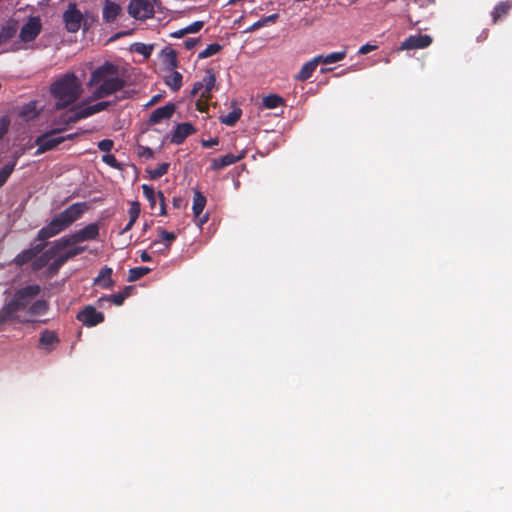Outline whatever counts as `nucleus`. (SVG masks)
Masks as SVG:
<instances>
[{
  "label": "nucleus",
  "mask_w": 512,
  "mask_h": 512,
  "mask_svg": "<svg viewBox=\"0 0 512 512\" xmlns=\"http://www.w3.org/2000/svg\"><path fill=\"white\" fill-rule=\"evenodd\" d=\"M376 48H377V46H375V45L365 44L360 47L358 53L361 55H365V54H368L371 51L375 50Z\"/></svg>",
  "instance_id": "obj_51"
},
{
  "label": "nucleus",
  "mask_w": 512,
  "mask_h": 512,
  "mask_svg": "<svg viewBox=\"0 0 512 512\" xmlns=\"http://www.w3.org/2000/svg\"><path fill=\"white\" fill-rule=\"evenodd\" d=\"M141 212L140 203L138 201H133L130 204V208L128 210L129 218L132 221H137Z\"/></svg>",
  "instance_id": "obj_40"
},
{
  "label": "nucleus",
  "mask_w": 512,
  "mask_h": 512,
  "mask_svg": "<svg viewBox=\"0 0 512 512\" xmlns=\"http://www.w3.org/2000/svg\"><path fill=\"white\" fill-rule=\"evenodd\" d=\"M195 132L196 129L191 123H180L175 127L174 131L172 132L170 142L172 144L180 145L186 140V138H188Z\"/></svg>",
  "instance_id": "obj_17"
},
{
  "label": "nucleus",
  "mask_w": 512,
  "mask_h": 512,
  "mask_svg": "<svg viewBox=\"0 0 512 512\" xmlns=\"http://www.w3.org/2000/svg\"><path fill=\"white\" fill-rule=\"evenodd\" d=\"M21 153L15 152L12 156V160L6 163L1 169H0V188L4 186V184L7 182L8 178L12 174V172L15 169V166L18 162V159L20 158Z\"/></svg>",
  "instance_id": "obj_25"
},
{
  "label": "nucleus",
  "mask_w": 512,
  "mask_h": 512,
  "mask_svg": "<svg viewBox=\"0 0 512 512\" xmlns=\"http://www.w3.org/2000/svg\"><path fill=\"white\" fill-rule=\"evenodd\" d=\"M141 188L143 191V195L146 198V200L149 202L151 209H154L156 206V200L158 199L157 192L155 191V189L152 186L147 185V184H143L141 186Z\"/></svg>",
  "instance_id": "obj_34"
},
{
  "label": "nucleus",
  "mask_w": 512,
  "mask_h": 512,
  "mask_svg": "<svg viewBox=\"0 0 512 512\" xmlns=\"http://www.w3.org/2000/svg\"><path fill=\"white\" fill-rule=\"evenodd\" d=\"M222 46L218 43L209 44L203 51L198 54L199 59H206L216 55L222 50Z\"/></svg>",
  "instance_id": "obj_38"
},
{
  "label": "nucleus",
  "mask_w": 512,
  "mask_h": 512,
  "mask_svg": "<svg viewBox=\"0 0 512 512\" xmlns=\"http://www.w3.org/2000/svg\"><path fill=\"white\" fill-rule=\"evenodd\" d=\"M50 262V259L44 254L37 255L32 262V269L34 271H39L46 267Z\"/></svg>",
  "instance_id": "obj_39"
},
{
  "label": "nucleus",
  "mask_w": 512,
  "mask_h": 512,
  "mask_svg": "<svg viewBox=\"0 0 512 512\" xmlns=\"http://www.w3.org/2000/svg\"><path fill=\"white\" fill-rule=\"evenodd\" d=\"M25 309H27L26 315L23 316L22 318L32 319V321L28 322L27 324L36 323V322H38L35 319L36 317L43 316L48 312L49 304L46 300L40 299V300H36L31 305L29 303ZM41 322L46 323V320L41 321Z\"/></svg>",
  "instance_id": "obj_16"
},
{
  "label": "nucleus",
  "mask_w": 512,
  "mask_h": 512,
  "mask_svg": "<svg viewBox=\"0 0 512 512\" xmlns=\"http://www.w3.org/2000/svg\"><path fill=\"white\" fill-rule=\"evenodd\" d=\"M172 204L175 208H180L181 207V204H182V200L181 198H176L174 197L173 198V201H172Z\"/></svg>",
  "instance_id": "obj_55"
},
{
  "label": "nucleus",
  "mask_w": 512,
  "mask_h": 512,
  "mask_svg": "<svg viewBox=\"0 0 512 512\" xmlns=\"http://www.w3.org/2000/svg\"><path fill=\"white\" fill-rule=\"evenodd\" d=\"M102 160H103V162H105L106 164H108L109 166H111L113 168H119V163H118L117 159L115 158V156L112 154L107 153V154L103 155Z\"/></svg>",
  "instance_id": "obj_45"
},
{
  "label": "nucleus",
  "mask_w": 512,
  "mask_h": 512,
  "mask_svg": "<svg viewBox=\"0 0 512 512\" xmlns=\"http://www.w3.org/2000/svg\"><path fill=\"white\" fill-rule=\"evenodd\" d=\"M46 246H47L46 241H35L34 240L32 246L30 248L23 250L13 259V263L16 266L21 267V266L33 261V259L37 255H39L44 250V248Z\"/></svg>",
  "instance_id": "obj_11"
},
{
  "label": "nucleus",
  "mask_w": 512,
  "mask_h": 512,
  "mask_svg": "<svg viewBox=\"0 0 512 512\" xmlns=\"http://www.w3.org/2000/svg\"><path fill=\"white\" fill-rule=\"evenodd\" d=\"M169 166H170L169 163H161L155 169L147 170L149 178L152 180L161 178L163 175H165L168 172Z\"/></svg>",
  "instance_id": "obj_37"
},
{
  "label": "nucleus",
  "mask_w": 512,
  "mask_h": 512,
  "mask_svg": "<svg viewBox=\"0 0 512 512\" xmlns=\"http://www.w3.org/2000/svg\"><path fill=\"white\" fill-rule=\"evenodd\" d=\"M157 233L159 238L151 243V247L163 245V248L157 249V253L167 255L177 236L174 232L167 231L163 228H158Z\"/></svg>",
  "instance_id": "obj_15"
},
{
  "label": "nucleus",
  "mask_w": 512,
  "mask_h": 512,
  "mask_svg": "<svg viewBox=\"0 0 512 512\" xmlns=\"http://www.w3.org/2000/svg\"><path fill=\"white\" fill-rule=\"evenodd\" d=\"M153 248H154V249H155V251L157 252V249H161V248H163V245H161V246H157V247H153Z\"/></svg>",
  "instance_id": "obj_61"
},
{
  "label": "nucleus",
  "mask_w": 512,
  "mask_h": 512,
  "mask_svg": "<svg viewBox=\"0 0 512 512\" xmlns=\"http://www.w3.org/2000/svg\"><path fill=\"white\" fill-rule=\"evenodd\" d=\"M60 342L58 334L53 330H44L41 332L39 337V347L44 349L46 352L54 350L55 346Z\"/></svg>",
  "instance_id": "obj_21"
},
{
  "label": "nucleus",
  "mask_w": 512,
  "mask_h": 512,
  "mask_svg": "<svg viewBox=\"0 0 512 512\" xmlns=\"http://www.w3.org/2000/svg\"><path fill=\"white\" fill-rule=\"evenodd\" d=\"M432 38L429 35L417 34L410 35L400 45V50L424 49L430 46Z\"/></svg>",
  "instance_id": "obj_14"
},
{
  "label": "nucleus",
  "mask_w": 512,
  "mask_h": 512,
  "mask_svg": "<svg viewBox=\"0 0 512 512\" xmlns=\"http://www.w3.org/2000/svg\"><path fill=\"white\" fill-rule=\"evenodd\" d=\"M512 9V1L511 0H505L499 2L492 10L491 16H492V22L496 24L498 21L503 19L505 16H507Z\"/></svg>",
  "instance_id": "obj_24"
},
{
  "label": "nucleus",
  "mask_w": 512,
  "mask_h": 512,
  "mask_svg": "<svg viewBox=\"0 0 512 512\" xmlns=\"http://www.w3.org/2000/svg\"><path fill=\"white\" fill-rule=\"evenodd\" d=\"M112 103L110 101H101L93 105H81L73 108V114L66 120L67 123H75L81 119L90 117L96 113L106 110Z\"/></svg>",
  "instance_id": "obj_5"
},
{
  "label": "nucleus",
  "mask_w": 512,
  "mask_h": 512,
  "mask_svg": "<svg viewBox=\"0 0 512 512\" xmlns=\"http://www.w3.org/2000/svg\"><path fill=\"white\" fill-rule=\"evenodd\" d=\"M50 92L57 100L56 107L63 109L80 97L82 84L73 72H68L51 84Z\"/></svg>",
  "instance_id": "obj_3"
},
{
  "label": "nucleus",
  "mask_w": 512,
  "mask_h": 512,
  "mask_svg": "<svg viewBox=\"0 0 512 512\" xmlns=\"http://www.w3.org/2000/svg\"><path fill=\"white\" fill-rule=\"evenodd\" d=\"M63 129H52L46 133L41 134L35 140L37 145L36 155H40L47 151L56 148L58 145L64 142V138H60L58 135Z\"/></svg>",
  "instance_id": "obj_4"
},
{
  "label": "nucleus",
  "mask_w": 512,
  "mask_h": 512,
  "mask_svg": "<svg viewBox=\"0 0 512 512\" xmlns=\"http://www.w3.org/2000/svg\"><path fill=\"white\" fill-rule=\"evenodd\" d=\"M144 49H145V46H143L142 49H137L136 51L139 52V53H143L144 54L145 53Z\"/></svg>",
  "instance_id": "obj_60"
},
{
  "label": "nucleus",
  "mask_w": 512,
  "mask_h": 512,
  "mask_svg": "<svg viewBox=\"0 0 512 512\" xmlns=\"http://www.w3.org/2000/svg\"><path fill=\"white\" fill-rule=\"evenodd\" d=\"M133 290V287L131 286H127L124 288L123 291H121L120 293H127V297L130 295L131 291Z\"/></svg>",
  "instance_id": "obj_58"
},
{
  "label": "nucleus",
  "mask_w": 512,
  "mask_h": 512,
  "mask_svg": "<svg viewBox=\"0 0 512 512\" xmlns=\"http://www.w3.org/2000/svg\"><path fill=\"white\" fill-rule=\"evenodd\" d=\"M409 20H410V22L415 23V24L419 22V21L413 22V19H411L410 17H409Z\"/></svg>",
  "instance_id": "obj_62"
},
{
  "label": "nucleus",
  "mask_w": 512,
  "mask_h": 512,
  "mask_svg": "<svg viewBox=\"0 0 512 512\" xmlns=\"http://www.w3.org/2000/svg\"><path fill=\"white\" fill-rule=\"evenodd\" d=\"M127 298V293H116L110 296H103L99 298L98 302L100 306H102V302H112L116 306H120L123 304L124 300Z\"/></svg>",
  "instance_id": "obj_35"
},
{
  "label": "nucleus",
  "mask_w": 512,
  "mask_h": 512,
  "mask_svg": "<svg viewBox=\"0 0 512 512\" xmlns=\"http://www.w3.org/2000/svg\"><path fill=\"white\" fill-rule=\"evenodd\" d=\"M137 155L140 158L152 159L154 157V152L151 148H149L147 146L138 145L137 146Z\"/></svg>",
  "instance_id": "obj_41"
},
{
  "label": "nucleus",
  "mask_w": 512,
  "mask_h": 512,
  "mask_svg": "<svg viewBox=\"0 0 512 512\" xmlns=\"http://www.w3.org/2000/svg\"><path fill=\"white\" fill-rule=\"evenodd\" d=\"M150 271H151L150 268L144 267V266L131 268L129 270L128 281L129 282L137 281L140 278H142L145 275H147Z\"/></svg>",
  "instance_id": "obj_36"
},
{
  "label": "nucleus",
  "mask_w": 512,
  "mask_h": 512,
  "mask_svg": "<svg viewBox=\"0 0 512 512\" xmlns=\"http://www.w3.org/2000/svg\"><path fill=\"white\" fill-rule=\"evenodd\" d=\"M201 144L204 148H211V147L219 144V139L217 137H215V138H211L208 140H202Z\"/></svg>",
  "instance_id": "obj_50"
},
{
  "label": "nucleus",
  "mask_w": 512,
  "mask_h": 512,
  "mask_svg": "<svg viewBox=\"0 0 512 512\" xmlns=\"http://www.w3.org/2000/svg\"><path fill=\"white\" fill-rule=\"evenodd\" d=\"M128 97H129L128 93L126 91H124V92H122V94L120 96H117V99L118 100H123V99H126Z\"/></svg>",
  "instance_id": "obj_59"
},
{
  "label": "nucleus",
  "mask_w": 512,
  "mask_h": 512,
  "mask_svg": "<svg viewBox=\"0 0 512 512\" xmlns=\"http://www.w3.org/2000/svg\"><path fill=\"white\" fill-rule=\"evenodd\" d=\"M199 43H200V38H189V39L185 40L184 47L187 50H191Z\"/></svg>",
  "instance_id": "obj_49"
},
{
  "label": "nucleus",
  "mask_w": 512,
  "mask_h": 512,
  "mask_svg": "<svg viewBox=\"0 0 512 512\" xmlns=\"http://www.w3.org/2000/svg\"><path fill=\"white\" fill-rule=\"evenodd\" d=\"M346 56L345 51L332 52L328 55H317L316 59L319 64H332L343 60Z\"/></svg>",
  "instance_id": "obj_29"
},
{
  "label": "nucleus",
  "mask_w": 512,
  "mask_h": 512,
  "mask_svg": "<svg viewBox=\"0 0 512 512\" xmlns=\"http://www.w3.org/2000/svg\"><path fill=\"white\" fill-rule=\"evenodd\" d=\"M128 13L137 20H147L154 16V6L150 0H131Z\"/></svg>",
  "instance_id": "obj_6"
},
{
  "label": "nucleus",
  "mask_w": 512,
  "mask_h": 512,
  "mask_svg": "<svg viewBox=\"0 0 512 512\" xmlns=\"http://www.w3.org/2000/svg\"><path fill=\"white\" fill-rule=\"evenodd\" d=\"M319 65L316 56L306 62L300 69V71L294 76V80L306 81L310 79Z\"/></svg>",
  "instance_id": "obj_23"
},
{
  "label": "nucleus",
  "mask_w": 512,
  "mask_h": 512,
  "mask_svg": "<svg viewBox=\"0 0 512 512\" xmlns=\"http://www.w3.org/2000/svg\"><path fill=\"white\" fill-rule=\"evenodd\" d=\"M76 319L87 327H94L104 321V314L98 312L95 307L88 305L77 314Z\"/></svg>",
  "instance_id": "obj_12"
},
{
  "label": "nucleus",
  "mask_w": 512,
  "mask_h": 512,
  "mask_svg": "<svg viewBox=\"0 0 512 512\" xmlns=\"http://www.w3.org/2000/svg\"><path fill=\"white\" fill-rule=\"evenodd\" d=\"M203 26H204L203 21H195L192 24L185 27V32H186V34L197 33L198 31H200L202 29Z\"/></svg>",
  "instance_id": "obj_43"
},
{
  "label": "nucleus",
  "mask_w": 512,
  "mask_h": 512,
  "mask_svg": "<svg viewBox=\"0 0 512 512\" xmlns=\"http://www.w3.org/2000/svg\"><path fill=\"white\" fill-rule=\"evenodd\" d=\"M63 21L68 32L76 33L82 26L84 17L75 3H70L63 13Z\"/></svg>",
  "instance_id": "obj_9"
},
{
  "label": "nucleus",
  "mask_w": 512,
  "mask_h": 512,
  "mask_svg": "<svg viewBox=\"0 0 512 512\" xmlns=\"http://www.w3.org/2000/svg\"><path fill=\"white\" fill-rule=\"evenodd\" d=\"M165 84L173 91H178L182 86V74L178 71H173L165 77Z\"/></svg>",
  "instance_id": "obj_33"
},
{
  "label": "nucleus",
  "mask_w": 512,
  "mask_h": 512,
  "mask_svg": "<svg viewBox=\"0 0 512 512\" xmlns=\"http://www.w3.org/2000/svg\"><path fill=\"white\" fill-rule=\"evenodd\" d=\"M176 106L174 103H168L162 107L155 109L148 119V125H155L161 123L163 120L170 119L174 112Z\"/></svg>",
  "instance_id": "obj_18"
},
{
  "label": "nucleus",
  "mask_w": 512,
  "mask_h": 512,
  "mask_svg": "<svg viewBox=\"0 0 512 512\" xmlns=\"http://www.w3.org/2000/svg\"><path fill=\"white\" fill-rule=\"evenodd\" d=\"M206 202V197L200 191L194 192L192 210L200 226L208 221V215H202Z\"/></svg>",
  "instance_id": "obj_19"
},
{
  "label": "nucleus",
  "mask_w": 512,
  "mask_h": 512,
  "mask_svg": "<svg viewBox=\"0 0 512 512\" xmlns=\"http://www.w3.org/2000/svg\"><path fill=\"white\" fill-rule=\"evenodd\" d=\"M87 209L86 202H77L70 205L56 214L47 225L38 231L35 241L47 242L48 239L65 231L71 224L80 219Z\"/></svg>",
  "instance_id": "obj_2"
},
{
  "label": "nucleus",
  "mask_w": 512,
  "mask_h": 512,
  "mask_svg": "<svg viewBox=\"0 0 512 512\" xmlns=\"http://www.w3.org/2000/svg\"><path fill=\"white\" fill-rule=\"evenodd\" d=\"M77 136V133L67 134L65 136H60V138H64V141L66 140H72Z\"/></svg>",
  "instance_id": "obj_57"
},
{
  "label": "nucleus",
  "mask_w": 512,
  "mask_h": 512,
  "mask_svg": "<svg viewBox=\"0 0 512 512\" xmlns=\"http://www.w3.org/2000/svg\"><path fill=\"white\" fill-rule=\"evenodd\" d=\"M9 127V121L6 118L0 119V139L7 133Z\"/></svg>",
  "instance_id": "obj_48"
},
{
  "label": "nucleus",
  "mask_w": 512,
  "mask_h": 512,
  "mask_svg": "<svg viewBox=\"0 0 512 512\" xmlns=\"http://www.w3.org/2000/svg\"><path fill=\"white\" fill-rule=\"evenodd\" d=\"M113 145H114V143L112 140L103 139L98 143V148L100 151L108 153L113 148Z\"/></svg>",
  "instance_id": "obj_44"
},
{
  "label": "nucleus",
  "mask_w": 512,
  "mask_h": 512,
  "mask_svg": "<svg viewBox=\"0 0 512 512\" xmlns=\"http://www.w3.org/2000/svg\"><path fill=\"white\" fill-rule=\"evenodd\" d=\"M216 83V77L213 69H207L202 81L195 82L191 90V96H196L201 91V97L210 100L212 98V89Z\"/></svg>",
  "instance_id": "obj_8"
},
{
  "label": "nucleus",
  "mask_w": 512,
  "mask_h": 512,
  "mask_svg": "<svg viewBox=\"0 0 512 512\" xmlns=\"http://www.w3.org/2000/svg\"><path fill=\"white\" fill-rule=\"evenodd\" d=\"M186 35L185 28L179 29L173 33H171V37L173 38H182Z\"/></svg>",
  "instance_id": "obj_52"
},
{
  "label": "nucleus",
  "mask_w": 512,
  "mask_h": 512,
  "mask_svg": "<svg viewBox=\"0 0 512 512\" xmlns=\"http://www.w3.org/2000/svg\"><path fill=\"white\" fill-rule=\"evenodd\" d=\"M42 31V23L39 16H30L21 27L19 39L23 43L34 41Z\"/></svg>",
  "instance_id": "obj_7"
},
{
  "label": "nucleus",
  "mask_w": 512,
  "mask_h": 512,
  "mask_svg": "<svg viewBox=\"0 0 512 512\" xmlns=\"http://www.w3.org/2000/svg\"><path fill=\"white\" fill-rule=\"evenodd\" d=\"M122 8L116 2L105 0L102 17L106 23H113L120 15Z\"/></svg>",
  "instance_id": "obj_22"
},
{
  "label": "nucleus",
  "mask_w": 512,
  "mask_h": 512,
  "mask_svg": "<svg viewBox=\"0 0 512 512\" xmlns=\"http://www.w3.org/2000/svg\"><path fill=\"white\" fill-rule=\"evenodd\" d=\"M349 1H350V3H354V2H356L357 0H349Z\"/></svg>",
  "instance_id": "obj_63"
},
{
  "label": "nucleus",
  "mask_w": 512,
  "mask_h": 512,
  "mask_svg": "<svg viewBox=\"0 0 512 512\" xmlns=\"http://www.w3.org/2000/svg\"><path fill=\"white\" fill-rule=\"evenodd\" d=\"M208 101L200 96L196 101V109L200 112H206L208 110Z\"/></svg>",
  "instance_id": "obj_47"
},
{
  "label": "nucleus",
  "mask_w": 512,
  "mask_h": 512,
  "mask_svg": "<svg viewBox=\"0 0 512 512\" xmlns=\"http://www.w3.org/2000/svg\"><path fill=\"white\" fill-rule=\"evenodd\" d=\"M263 106L266 109H275L285 105V99L278 94H269L263 98Z\"/></svg>",
  "instance_id": "obj_31"
},
{
  "label": "nucleus",
  "mask_w": 512,
  "mask_h": 512,
  "mask_svg": "<svg viewBox=\"0 0 512 512\" xmlns=\"http://www.w3.org/2000/svg\"><path fill=\"white\" fill-rule=\"evenodd\" d=\"M71 247L70 243L66 236H63L59 238L58 240L54 241L53 244L43 253L51 260L57 256V254L65 249Z\"/></svg>",
  "instance_id": "obj_26"
},
{
  "label": "nucleus",
  "mask_w": 512,
  "mask_h": 512,
  "mask_svg": "<svg viewBox=\"0 0 512 512\" xmlns=\"http://www.w3.org/2000/svg\"><path fill=\"white\" fill-rule=\"evenodd\" d=\"M99 230L100 228L98 223H91L73 234L66 235V237L71 247L77 246L78 243L97 239L99 236Z\"/></svg>",
  "instance_id": "obj_10"
},
{
  "label": "nucleus",
  "mask_w": 512,
  "mask_h": 512,
  "mask_svg": "<svg viewBox=\"0 0 512 512\" xmlns=\"http://www.w3.org/2000/svg\"><path fill=\"white\" fill-rule=\"evenodd\" d=\"M95 284L100 285L101 287L108 289L113 285L112 281V269L109 267H103L97 278L94 280Z\"/></svg>",
  "instance_id": "obj_27"
},
{
  "label": "nucleus",
  "mask_w": 512,
  "mask_h": 512,
  "mask_svg": "<svg viewBox=\"0 0 512 512\" xmlns=\"http://www.w3.org/2000/svg\"><path fill=\"white\" fill-rule=\"evenodd\" d=\"M278 19H279L278 13H274V14L262 17L260 20H258L257 22L253 23L250 27H248L246 29V32H253V31H256V30L260 29L261 27H264L268 24H274Z\"/></svg>",
  "instance_id": "obj_30"
},
{
  "label": "nucleus",
  "mask_w": 512,
  "mask_h": 512,
  "mask_svg": "<svg viewBox=\"0 0 512 512\" xmlns=\"http://www.w3.org/2000/svg\"><path fill=\"white\" fill-rule=\"evenodd\" d=\"M163 53L165 54L166 61L168 62V64L172 68L176 67L178 64L176 52L173 49H165L163 50Z\"/></svg>",
  "instance_id": "obj_42"
},
{
  "label": "nucleus",
  "mask_w": 512,
  "mask_h": 512,
  "mask_svg": "<svg viewBox=\"0 0 512 512\" xmlns=\"http://www.w3.org/2000/svg\"><path fill=\"white\" fill-rule=\"evenodd\" d=\"M242 115V110L240 108H234L231 112L226 115H221L219 120L222 124L227 126H234Z\"/></svg>",
  "instance_id": "obj_32"
},
{
  "label": "nucleus",
  "mask_w": 512,
  "mask_h": 512,
  "mask_svg": "<svg viewBox=\"0 0 512 512\" xmlns=\"http://www.w3.org/2000/svg\"><path fill=\"white\" fill-rule=\"evenodd\" d=\"M126 79L120 74L119 67L109 61L92 71L87 87L95 89L92 100H99L121 92L126 86Z\"/></svg>",
  "instance_id": "obj_1"
},
{
  "label": "nucleus",
  "mask_w": 512,
  "mask_h": 512,
  "mask_svg": "<svg viewBox=\"0 0 512 512\" xmlns=\"http://www.w3.org/2000/svg\"><path fill=\"white\" fill-rule=\"evenodd\" d=\"M160 98H161V95L153 96L147 105L149 106V105H153V104L157 103L160 100Z\"/></svg>",
  "instance_id": "obj_56"
},
{
  "label": "nucleus",
  "mask_w": 512,
  "mask_h": 512,
  "mask_svg": "<svg viewBox=\"0 0 512 512\" xmlns=\"http://www.w3.org/2000/svg\"><path fill=\"white\" fill-rule=\"evenodd\" d=\"M136 221H132L129 219V222L126 224V226L122 229V231L120 232V234H125L127 233L128 231H130L133 227V225L135 224Z\"/></svg>",
  "instance_id": "obj_53"
},
{
  "label": "nucleus",
  "mask_w": 512,
  "mask_h": 512,
  "mask_svg": "<svg viewBox=\"0 0 512 512\" xmlns=\"http://www.w3.org/2000/svg\"><path fill=\"white\" fill-rule=\"evenodd\" d=\"M140 258L143 262H149L151 261V256L146 252V251H142L141 254H140Z\"/></svg>",
  "instance_id": "obj_54"
},
{
  "label": "nucleus",
  "mask_w": 512,
  "mask_h": 512,
  "mask_svg": "<svg viewBox=\"0 0 512 512\" xmlns=\"http://www.w3.org/2000/svg\"><path fill=\"white\" fill-rule=\"evenodd\" d=\"M86 250V246H72L69 250L57 256L49 265V271L51 274H56L59 269L70 259L83 253Z\"/></svg>",
  "instance_id": "obj_13"
},
{
  "label": "nucleus",
  "mask_w": 512,
  "mask_h": 512,
  "mask_svg": "<svg viewBox=\"0 0 512 512\" xmlns=\"http://www.w3.org/2000/svg\"><path fill=\"white\" fill-rule=\"evenodd\" d=\"M17 32V23L10 21L0 30V45L7 42L15 36Z\"/></svg>",
  "instance_id": "obj_28"
},
{
  "label": "nucleus",
  "mask_w": 512,
  "mask_h": 512,
  "mask_svg": "<svg viewBox=\"0 0 512 512\" xmlns=\"http://www.w3.org/2000/svg\"><path fill=\"white\" fill-rule=\"evenodd\" d=\"M245 156V151H242L239 155L228 153L224 156L213 159L211 162V169L215 171L221 170L227 166L237 163L238 161L242 160Z\"/></svg>",
  "instance_id": "obj_20"
},
{
  "label": "nucleus",
  "mask_w": 512,
  "mask_h": 512,
  "mask_svg": "<svg viewBox=\"0 0 512 512\" xmlns=\"http://www.w3.org/2000/svg\"><path fill=\"white\" fill-rule=\"evenodd\" d=\"M159 204H160V215L166 216L167 210H166V204H165V197L161 191L157 192Z\"/></svg>",
  "instance_id": "obj_46"
}]
</instances>
